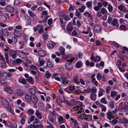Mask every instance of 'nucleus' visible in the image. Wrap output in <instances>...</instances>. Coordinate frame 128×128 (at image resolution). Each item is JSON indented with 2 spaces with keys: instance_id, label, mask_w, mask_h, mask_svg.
I'll use <instances>...</instances> for the list:
<instances>
[{
  "instance_id": "obj_1",
  "label": "nucleus",
  "mask_w": 128,
  "mask_h": 128,
  "mask_svg": "<svg viewBox=\"0 0 128 128\" xmlns=\"http://www.w3.org/2000/svg\"><path fill=\"white\" fill-rule=\"evenodd\" d=\"M107 21L108 24H110L111 25L116 27H118L119 24L117 19L114 18L112 20V18H108Z\"/></svg>"
},
{
  "instance_id": "obj_2",
  "label": "nucleus",
  "mask_w": 128,
  "mask_h": 128,
  "mask_svg": "<svg viewBox=\"0 0 128 128\" xmlns=\"http://www.w3.org/2000/svg\"><path fill=\"white\" fill-rule=\"evenodd\" d=\"M38 54L40 56L43 57L45 56H46V52L44 50H40L38 51Z\"/></svg>"
},
{
  "instance_id": "obj_3",
  "label": "nucleus",
  "mask_w": 128,
  "mask_h": 128,
  "mask_svg": "<svg viewBox=\"0 0 128 128\" xmlns=\"http://www.w3.org/2000/svg\"><path fill=\"white\" fill-rule=\"evenodd\" d=\"M94 31L96 33H98L100 32L101 30L100 26L98 24H96L94 26Z\"/></svg>"
},
{
  "instance_id": "obj_4",
  "label": "nucleus",
  "mask_w": 128,
  "mask_h": 128,
  "mask_svg": "<svg viewBox=\"0 0 128 128\" xmlns=\"http://www.w3.org/2000/svg\"><path fill=\"white\" fill-rule=\"evenodd\" d=\"M107 116V118L110 120L112 119H114V116L111 112L108 111L106 114Z\"/></svg>"
},
{
  "instance_id": "obj_5",
  "label": "nucleus",
  "mask_w": 128,
  "mask_h": 128,
  "mask_svg": "<svg viewBox=\"0 0 128 128\" xmlns=\"http://www.w3.org/2000/svg\"><path fill=\"white\" fill-rule=\"evenodd\" d=\"M65 67L66 69L69 70H70L73 68V66L72 64L69 62L66 63L65 65Z\"/></svg>"
},
{
  "instance_id": "obj_6",
  "label": "nucleus",
  "mask_w": 128,
  "mask_h": 128,
  "mask_svg": "<svg viewBox=\"0 0 128 128\" xmlns=\"http://www.w3.org/2000/svg\"><path fill=\"white\" fill-rule=\"evenodd\" d=\"M1 34H2L4 36L6 37L8 36V33L7 30L5 28L2 31Z\"/></svg>"
},
{
  "instance_id": "obj_7",
  "label": "nucleus",
  "mask_w": 128,
  "mask_h": 128,
  "mask_svg": "<svg viewBox=\"0 0 128 128\" xmlns=\"http://www.w3.org/2000/svg\"><path fill=\"white\" fill-rule=\"evenodd\" d=\"M19 52L21 53V55L20 57L21 58L23 59H25L27 57L26 54L22 51H18Z\"/></svg>"
},
{
  "instance_id": "obj_8",
  "label": "nucleus",
  "mask_w": 128,
  "mask_h": 128,
  "mask_svg": "<svg viewBox=\"0 0 128 128\" xmlns=\"http://www.w3.org/2000/svg\"><path fill=\"white\" fill-rule=\"evenodd\" d=\"M67 77H65L64 75H62L61 76L60 78L62 80V83L63 84H68V80L66 79Z\"/></svg>"
},
{
  "instance_id": "obj_9",
  "label": "nucleus",
  "mask_w": 128,
  "mask_h": 128,
  "mask_svg": "<svg viewBox=\"0 0 128 128\" xmlns=\"http://www.w3.org/2000/svg\"><path fill=\"white\" fill-rule=\"evenodd\" d=\"M1 102L5 107L8 106L9 105L8 102L4 98H2L1 99Z\"/></svg>"
},
{
  "instance_id": "obj_10",
  "label": "nucleus",
  "mask_w": 128,
  "mask_h": 128,
  "mask_svg": "<svg viewBox=\"0 0 128 128\" xmlns=\"http://www.w3.org/2000/svg\"><path fill=\"white\" fill-rule=\"evenodd\" d=\"M58 120L59 124H60L64 123L65 121V119L62 116L58 117Z\"/></svg>"
},
{
  "instance_id": "obj_11",
  "label": "nucleus",
  "mask_w": 128,
  "mask_h": 128,
  "mask_svg": "<svg viewBox=\"0 0 128 128\" xmlns=\"http://www.w3.org/2000/svg\"><path fill=\"white\" fill-rule=\"evenodd\" d=\"M55 46V43L52 41H50L48 42L47 46L48 48H52Z\"/></svg>"
},
{
  "instance_id": "obj_12",
  "label": "nucleus",
  "mask_w": 128,
  "mask_h": 128,
  "mask_svg": "<svg viewBox=\"0 0 128 128\" xmlns=\"http://www.w3.org/2000/svg\"><path fill=\"white\" fill-rule=\"evenodd\" d=\"M66 28L70 32L73 30V26L72 25L71 23L70 22L67 24L66 26Z\"/></svg>"
},
{
  "instance_id": "obj_13",
  "label": "nucleus",
  "mask_w": 128,
  "mask_h": 128,
  "mask_svg": "<svg viewBox=\"0 0 128 128\" xmlns=\"http://www.w3.org/2000/svg\"><path fill=\"white\" fill-rule=\"evenodd\" d=\"M32 97L31 100L32 102L34 104H36L38 101V98L36 96L34 95H31Z\"/></svg>"
},
{
  "instance_id": "obj_14",
  "label": "nucleus",
  "mask_w": 128,
  "mask_h": 128,
  "mask_svg": "<svg viewBox=\"0 0 128 128\" xmlns=\"http://www.w3.org/2000/svg\"><path fill=\"white\" fill-rule=\"evenodd\" d=\"M25 98L27 102H30L32 101V97L31 96L28 94H26L25 96Z\"/></svg>"
},
{
  "instance_id": "obj_15",
  "label": "nucleus",
  "mask_w": 128,
  "mask_h": 128,
  "mask_svg": "<svg viewBox=\"0 0 128 128\" xmlns=\"http://www.w3.org/2000/svg\"><path fill=\"white\" fill-rule=\"evenodd\" d=\"M14 34L16 36L18 37H20L22 36V34L21 32L18 30H15L14 32Z\"/></svg>"
},
{
  "instance_id": "obj_16",
  "label": "nucleus",
  "mask_w": 128,
  "mask_h": 128,
  "mask_svg": "<svg viewBox=\"0 0 128 128\" xmlns=\"http://www.w3.org/2000/svg\"><path fill=\"white\" fill-rule=\"evenodd\" d=\"M16 92L18 95L20 96H22L24 94V91L21 90H18Z\"/></svg>"
},
{
  "instance_id": "obj_17",
  "label": "nucleus",
  "mask_w": 128,
  "mask_h": 128,
  "mask_svg": "<svg viewBox=\"0 0 128 128\" xmlns=\"http://www.w3.org/2000/svg\"><path fill=\"white\" fill-rule=\"evenodd\" d=\"M87 117V114H81L78 116V118L80 120H83L86 118V117Z\"/></svg>"
},
{
  "instance_id": "obj_18",
  "label": "nucleus",
  "mask_w": 128,
  "mask_h": 128,
  "mask_svg": "<svg viewBox=\"0 0 128 128\" xmlns=\"http://www.w3.org/2000/svg\"><path fill=\"white\" fill-rule=\"evenodd\" d=\"M4 90L5 91L10 94L12 93L13 92V91L12 89L8 87H6L5 88Z\"/></svg>"
},
{
  "instance_id": "obj_19",
  "label": "nucleus",
  "mask_w": 128,
  "mask_h": 128,
  "mask_svg": "<svg viewBox=\"0 0 128 128\" xmlns=\"http://www.w3.org/2000/svg\"><path fill=\"white\" fill-rule=\"evenodd\" d=\"M16 53L14 51H11L9 53V55L11 56L13 58H16Z\"/></svg>"
},
{
  "instance_id": "obj_20",
  "label": "nucleus",
  "mask_w": 128,
  "mask_h": 128,
  "mask_svg": "<svg viewBox=\"0 0 128 128\" xmlns=\"http://www.w3.org/2000/svg\"><path fill=\"white\" fill-rule=\"evenodd\" d=\"M48 120L51 122L53 124H54V120L55 118H54V116L52 115H50L48 116Z\"/></svg>"
},
{
  "instance_id": "obj_21",
  "label": "nucleus",
  "mask_w": 128,
  "mask_h": 128,
  "mask_svg": "<svg viewBox=\"0 0 128 128\" xmlns=\"http://www.w3.org/2000/svg\"><path fill=\"white\" fill-rule=\"evenodd\" d=\"M7 10L10 12H12L14 11V9L10 6H9L6 7Z\"/></svg>"
},
{
  "instance_id": "obj_22",
  "label": "nucleus",
  "mask_w": 128,
  "mask_h": 128,
  "mask_svg": "<svg viewBox=\"0 0 128 128\" xmlns=\"http://www.w3.org/2000/svg\"><path fill=\"white\" fill-rule=\"evenodd\" d=\"M96 94H91L90 96V99L93 101H95L96 99Z\"/></svg>"
},
{
  "instance_id": "obj_23",
  "label": "nucleus",
  "mask_w": 128,
  "mask_h": 128,
  "mask_svg": "<svg viewBox=\"0 0 128 128\" xmlns=\"http://www.w3.org/2000/svg\"><path fill=\"white\" fill-rule=\"evenodd\" d=\"M65 50L64 48L62 46H60L59 48V50L62 55H64V54Z\"/></svg>"
},
{
  "instance_id": "obj_24",
  "label": "nucleus",
  "mask_w": 128,
  "mask_h": 128,
  "mask_svg": "<svg viewBox=\"0 0 128 128\" xmlns=\"http://www.w3.org/2000/svg\"><path fill=\"white\" fill-rule=\"evenodd\" d=\"M118 9L122 11H124L126 9V8L124 5L122 4H120L118 6Z\"/></svg>"
},
{
  "instance_id": "obj_25",
  "label": "nucleus",
  "mask_w": 128,
  "mask_h": 128,
  "mask_svg": "<svg viewBox=\"0 0 128 128\" xmlns=\"http://www.w3.org/2000/svg\"><path fill=\"white\" fill-rule=\"evenodd\" d=\"M78 80L79 78L78 76H76L74 77L73 81L78 84H79L80 83Z\"/></svg>"
},
{
  "instance_id": "obj_26",
  "label": "nucleus",
  "mask_w": 128,
  "mask_h": 128,
  "mask_svg": "<svg viewBox=\"0 0 128 128\" xmlns=\"http://www.w3.org/2000/svg\"><path fill=\"white\" fill-rule=\"evenodd\" d=\"M18 82L21 84H26V80L24 78H20L18 79Z\"/></svg>"
},
{
  "instance_id": "obj_27",
  "label": "nucleus",
  "mask_w": 128,
  "mask_h": 128,
  "mask_svg": "<svg viewBox=\"0 0 128 128\" xmlns=\"http://www.w3.org/2000/svg\"><path fill=\"white\" fill-rule=\"evenodd\" d=\"M47 65L49 68H51L54 65L52 62H50V60H47Z\"/></svg>"
},
{
  "instance_id": "obj_28",
  "label": "nucleus",
  "mask_w": 128,
  "mask_h": 128,
  "mask_svg": "<svg viewBox=\"0 0 128 128\" xmlns=\"http://www.w3.org/2000/svg\"><path fill=\"white\" fill-rule=\"evenodd\" d=\"M70 120L72 121V122L74 123V126L78 125V122L76 119H74L73 118H71Z\"/></svg>"
},
{
  "instance_id": "obj_29",
  "label": "nucleus",
  "mask_w": 128,
  "mask_h": 128,
  "mask_svg": "<svg viewBox=\"0 0 128 128\" xmlns=\"http://www.w3.org/2000/svg\"><path fill=\"white\" fill-rule=\"evenodd\" d=\"M28 90L29 92L32 95H34L36 92L35 90L33 88H30L28 89Z\"/></svg>"
},
{
  "instance_id": "obj_30",
  "label": "nucleus",
  "mask_w": 128,
  "mask_h": 128,
  "mask_svg": "<svg viewBox=\"0 0 128 128\" xmlns=\"http://www.w3.org/2000/svg\"><path fill=\"white\" fill-rule=\"evenodd\" d=\"M0 20L2 22H4L6 20V18L4 15H1L0 16Z\"/></svg>"
},
{
  "instance_id": "obj_31",
  "label": "nucleus",
  "mask_w": 128,
  "mask_h": 128,
  "mask_svg": "<svg viewBox=\"0 0 128 128\" xmlns=\"http://www.w3.org/2000/svg\"><path fill=\"white\" fill-rule=\"evenodd\" d=\"M117 94V92L115 91H112L111 92V96L112 98L116 96Z\"/></svg>"
},
{
  "instance_id": "obj_32",
  "label": "nucleus",
  "mask_w": 128,
  "mask_h": 128,
  "mask_svg": "<svg viewBox=\"0 0 128 128\" xmlns=\"http://www.w3.org/2000/svg\"><path fill=\"white\" fill-rule=\"evenodd\" d=\"M119 28L120 30H127L126 26L123 25H120L119 27Z\"/></svg>"
},
{
  "instance_id": "obj_33",
  "label": "nucleus",
  "mask_w": 128,
  "mask_h": 128,
  "mask_svg": "<svg viewBox=\"0 0 128 128\" xmlns=\"http://www.w3.org/2000/svg\"><path fill=\"white\" fill-rule=\"evenodd\" d=\"M92 2H86V5L88 8H92Z\"/></svg>"
},
{
  "instance_id": "obj_34",
  "label": "nucleus",
  "mask_w": 128,
  "mask_h": 128,
  "mask_svg": "<svg viewBox=\"0 0 128 128\" xmlns=\"http://www.w3.org/2000/svg\"><path fill=\"white\" fill-rule=\"evenodd\" d=\"M63 18L65 20H68L70 19L69 16L67 15H64L63 16Z\"/></svg>"
},
{
  "instance_id": "obj_35",
  "label": "nucleus",
  "mask_w": 128,
  "mask_h": 128,
  "mask_svg": "<svg viewBox=\"0 0 128 128\" xmlns=\"http://www.w3.org/2000/svg\"><path fill=\"white\" fill-rule=\"evenodd\" d=\"M102 13L103 14H107V11L106 9L104 8H102L101 10Z\"/></svg>"
},
{
  "instance_id": "obj_36",
  "label": "nucleus",
  "mask_w": 128,
  "mask_h": 128,
  "mask_svg": "<svg viewBox=\"0 0 128 128\" xmlns=\"http://www.w3.org/2000/svg\"><path fill=\"white\" fill-rule=\"evenodd\" d=\"M108 8L110 12H111L112 10L113 7L111 4H109L108 5Z\"/></svg>"
},
{
  "instance_id": "obj_37",
  "label": "nucleus",
  "mask_w": 128,
  "mask_h": 128,
  "mask_svg": "<svg viewBox=\"0 0 128 128\" xmlns=\"http://www.w3.org/2000/svg\"><path fill=\"white\" fill-rule=\"evenodd\" d=\"M27 81L29 82H31V83L33 84H34V82H32L33 80V78L32 77H29L27 78L26 79Z\"/></svg>"
},
{
  "instance_id": "obj_38",
  "label": "nucleus",
  "mask_w": 128,
  "mask_h": 128,
  "mask_svg": "<svg viewBox=\"0 0 128 128\" xmlns=\"http://www.w3.org/2000/svg\"><path fill=\"white\" fill-rule=\"evenodd\" d=\"M109 106L111 108H113L114 107V104L113 101H110L109 103Z\"/></svg>"
},
{
  "instance_id": "obj_39",
  "label": "nucleus",
  "mask_w": 128,
  "mask_h": 128,
  "mask_svg": "<svg viewBox=\"0 0 128 128\" xmlns=\"http://www.w3.org/2000/svg\"><path fill=\"white\" fill-rule=\"evenodd\" d=\"M34 111L31 109H29L27 111V113L28 114H30L31 115L34 114Z\"/></svg>"
},
{
  "instance_id": "obj_40",
  "label": "nucleus",
  "mask_w": 128,
  "mask_h": 128,
  "mask_svg": "<svg viewBox=\"0 0 128 128\" xmlns=\"http://www.w3.org/2000/svg\"><path fill=\"white\" fill-rule=\"evenodd\" d=\"M12 40L13 43H16L18 41V38L15 36H13L12 38Z\"/></svg>"
},
{
  "instance_id": "obj_41",
  "label": "nucleus",
  "mask_w": 128,
  "mask_h": 128,
  "mask_svg": "<svg viewBox=\"0 0 128 128\" xmlns=\"http://www.w3.org/2000/svg\"><path fill=\"white\" fill-rule=\"evenodd\" d=\"M121 123L128 124V119H127L124 118H123L122 120Z\"/></svg>"
},
{
  "instance_id": "obj_42",
  "label": "nucleus",
  "mask_w": 128,
  "mask_h": 128,
  "mask_svg": "<svg viewBox=\"0 0 128 128\" xmlns=\"http://www.w3.org/2000/svg\"><path fill=\"white\" fill-rule=\"evenodd\" d=\"M97 89L95 87H92L91 90V94H95L96 92Z\"/></svg>"
},
{
  "instance_id": "obj_43",
  "label": "nucleus",
  "mask_w": 128,
  "mask_h": 128,
  "mask_svg": "<svg viewBox=\"0 0 128 128\" xmlns=\"http://www.w3.org/2000/svg\"><path fill=\"white\" fill-rule=\"evenodd\" d=\"M83 108V106H82V103H80V110H79L77 112V113H81L82 112V109Z\"/></svg>"
},
{
  "instance_id": "obj_44",
  "label": "nucleus",
  "mask_w": 128,
  "mask_h": 128,
  "mask_svg": "<svg viewBox=\"0 0 128 128\" xmlns=\"http://www.w3.org/2000/svg\"><path fill=\"white\" fill-rule=\"evenodd\" d=\"M92 116L90 114H87V117H86V118L85 119V120H88V121H90L92 120Z\"/></svg>"
},
{
  "instance_id": "obj_45",
  "label": "nucleus",
  "mask_w": 128,
  "mask_h": 128,
  "mask_svg": "<svg viewBox=\"0 0 128 128\" xmlns=\"http://www.w3.org/2000/svg\"><path fill=\"white\" fill-rule=\"evenodd\" d=\"M91 92V90L90 88H87L86 89L84 90L82 93H90Z\"/></svg>"
},
{
  "instance_id": "obj_46",
  "label": "nucleus",
  "mask_w": 128,
  "mask_h": 128,
  "mask_svg": "<svg viewBox=\"0 0 128 128\" xmlns=\"http://www.w3.org/2000/svg\"><path fill=\"white\" fill-rule=\"evenodd\" d=\"M51 75V74L48 71H46V73L45 76L46 77L48 78L50 77Z\"/></svg>"
},
{
  "instance_id": "obj_47",
  "label": "nucleus",
  "mask_w": 128,
  "mask_h": 128,
  "mask_svg": "<svg viewBox=\"0 0 128 128\" xmlns=\"http://www.w3.org/2000/svg\"><path fill=\"white\" fill-rule=\"evenodd\" d=\"M100 60V56H96L95 58V60H94V62H99Z\"/></svg>"
},
{
  "instance_id": "obj_48",
  "label": "nucleus",
  "mask_w": 128,
  "mask_h": 128,
  "mask_svg": "<svg viewBox=\"0 0 128 128\" xmlns=\"http://www.w3.org/2000/svg\"><path fill=\"white\" fill-rule=\"evenodd\" d=\"M34 119V116H31L30 118V121H28V124H30L31 122H32Z\"/></svg>"
},
{
  "instance_id": "obj_49",
  "label": "nucleus",
  "mask_w": 128,
  "mask_h": 128,
  "mask_svg": "<svg viewBox=\"0 0 128 128\" xmlns=\"http://www.w3.org/2000/svg\"><path fill=\"white\" fill-rule=\"evenodd\" d=\"M75 8V6H72V4H70V7L68 9V11H70L71 10H74Z\"/></svg>"
},
{
  "instance_id": "obj_50",
  "label": "nucleus",
  "mask_w": 128,
  "mask_h": 128,
  "mask_svg": "<svg viewBox=\"0 0 128 128\" xmlns=\"http://www.w3.org/2000/svg\"><path fill=\"white\" fill-rule=\"evenodd\" d=\"M112 43V44L114 45L117 48H119L120 46V44H118L116 42L114 41H113Z\"/></svg>"
},
{
  "instance_id": "obj_51",
  "label": "nucleus",
  "mask_w": 128,
  "mask_h": 128,
  "mask_svg": "<svg viewBox=\"0 0 128 128\" xmlns=\"http://www.w3.org/2000/svg\"><path fill=\"white\" fill-rule=\"evenodd\" d=\"M80 93H82V92L80 90H78L74 91V94H77V95L79 94Z\"/></svg>"
},
{
  "instance_id": "obj_52",
  "label": "nucleus",
  "mask_w": 128,
  "mask_h": 128,
  "mask_svg": "<svg viewBox=\"0 0 128 128\" xmlns=\"http://www.w3.org/2000/svg\"><path fill=\"white\" fill-rule=\"evenodd\" d=\"M83 15L86 16H88L89 17H91V16L90 14L87 12H85L84 13Z\"/></svg>"
},
{
  "instance_id": "obj_53",
  "label": "nucleus",
  "mask_w": 128,
  "mask_h": 128,
  "mask_svg": "<svg viewBox=\"0 0 128 128\" xmlns=\"http://www.w3.org/2000/svg\"><path fill=\"white\" fill-rule=\"evenodd\" d=\"M6 62L1 63V67L2 68H6Z\"/></svg>"
},
{
  "instance_id": "obj_54",
  "label": "nucleus",
  "mask_w": 128,
  "mask_h": 128,
  "mask_svg": "<svg viewBox=\"0 0 128 128\" xmlns=\"http://www.w3.org/2000/svg\"><path fill=\"white\" fill-rule=\"evenodd\" d=\"M28 13L29 15L32 17L33 18L34 16L33 12L32 11H28Z\"/></svg>"
},
{
  "instance_id": "obj_55",
  "label": "nucleus",
  "mask_w": 128,
  "mask_h": 128,
  "mask_svg": "<svg viewBox=\"0 0 128 128\" xmlns=\"http://www.w3.org/2000/svg\"><path fill=\"white\" fill-rule=\"evenodd\" d=\"M4 55L5 58L6 60V62L8 63L9 60L8 59V55L7 54V53H6Z\"/></svg>"
},
{
  "instance_id": "obj_56",
  "label": "nucleus",
  "mask_w": 128,
  "mask_h": 128,
  "mask_svg": "<svg viewBox=\"0 0 128 128\" xmlns=\"http://www.w3.org/2000/svg\"><path fill=\"white\" fill-rule=\"evenodd\" d=\"M123 86L125 88H128V83L127 82L124 83L123 84Z\"/></svg>"
},
{
  "instance_id": "obj_57",
  "label": "nucleus",
  "mask_w": 128,
  "mask_h": 128,
  "mask_svg": "<svg viewBox=\"0 0 128 128\" xmlns=\"http://www.w3.org/2000/svg\"><path fill=\"white\" fill-rule=\"evenodd\" d=\"M43 36L44 40H46L48 38V35L46 33H44L43 34Z\"/></svg>"
},
{
  "instance_id": "obj_58",
  "label": "nucleus",
  "mask_w": 128,
  "mask_h": 128,
  "mask_svg": "<svg viewBox=\"0 0 128 128\" xmlns=\"http://www.w3.org/2000/svg\"><path fill=\"white\" fill-rule=\"evenodd\" d=\"M100 101L104 104H106V100L105 98H102V99L100 100Z\"/></svg>"
},
{
  "instance_id": "obj_59",
  "label": "nucleus",
  "mask_w": 128,
  "mask_h": 128,
  "mask_svg": "<svg viewBox=\"0 0 128 128\" xmlns=\"http://www.w3.org/2000/svg\"><path fill=\"white\" fill-rule=\"evenodd\" d=\"M76 68H79L81 67V65L80 63L78 62L76 64Z\"/></svg>"
},
{
  "instance_id": "obj_60",
  "label": "nucleus",
  "mask_w": 128,
  "mask_h": 128,
  "mask_svg": "<svg viewBox=\"0 0 128 128\" xmlns=\"http://www.w3.org/2000/svg\"><path fill=\"white\" fill-rule=\"evenodd\" d=\"M96 46H100L101 44V41L97 40L96 42Z\"/></svg>"
},
{
  "instance_id": "obj_61",
  "label": "nucleus",
  "mask_w": 128,
  "mask_h": 128,
  "mask_svg": "<svg viewBox=\"0 0 128 128\" xmlns=\"http://www.w3.org/2000/svg\"><path fill=\"white\" fill-rule=\"evenodd\" d=\"M118 68L122 72H124L125 71L124 69V68L119 66H118Z\"/></svg>"
},
{
  "instance_id": "obj_62",
  "label": "nucleus",
  "mask_w": 128,
  "mask_h": 128,
  "mask_svg": "<svg viewBox=\"0 0 128 128\" xmlns=\"http://www.w3.org/2000/svg\"><path fill=\"white\" fill-rule=\"evenodd\" d=\"M69 89L70 90L72 91L75 89V86H70L69 87Z\"/></svg>"
},
{
  "instance_id": "obj_63",
  "label": "nucleus",
  "mask_w": 128,
  "mask_h": 128,
  "mask_svg": "<svg viewBox=\"0 0 128 128\" xmlns=\"http://www.w3.org/2000/svg\"><path fill=\"white\" fill-rule=\"evenodd\" d=\"M26 24L27 25H30L31 23L30 20V19H28L26 21Z\"/></svg>"
},
{
  "instance_id": "obj_64",
  "label": "nucleus",
  "mask_w": 128,
  "mask_h": 128,
  "mask_svg": "<svg viewBox=\"0 0 128 128\" xmlns=\"http://www.w3.org/2000/svg\"><path fill=\"white\" fill-rule=\"evenodd\" d=\"M96 128H101L102 125L99 122H98L96 125Z\"/></svg>"
}]
</instances>
